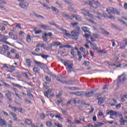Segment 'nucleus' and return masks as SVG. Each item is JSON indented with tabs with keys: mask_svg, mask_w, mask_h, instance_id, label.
Segmentation results:
<instances>
[{
	"mask_svg": "<svg viewBox=\"0 0 127 127\" xmlns=\"http://www.w3.org/2000/svg\"><path fill=\"white\" fill-rule=\"evenodd\" d=\"M83 14H84V15L89 16V17L90 18L88 19V21H90V22H91V23H94V24L96 23L95 21H96L97 19H99V20L101 19L102 16H103L102 14L100 13V12H98L95 13V17H94L93 15H92L91 14H90L88 11L83 10Z\"/></svg>",
	"mask_w": 127,
	"mask_h": 127,
	"instance_id": "nucleus-1",
	"label": "nucleus"
},
{
	"mask_svg": "<svg viewBox=\"0 0 127 127\" xmlns=\"http://www.w3.org/2000/svg\"><path fill=\"white\" fill-rule=\"evenodd\" d=\"M108 12L109 14H104L103 15L104 17H108L111 19H115V14H120V11H119L116 9H114L113 7L109 8L106 10Z\"/></svg>",
	"mask_w": 127,
	"mask_h": 127,
	"instance_id": "nucleus-2",
	"label": "nucleus"
},
{
	"mask_svg": "<svg viewBox=\"0 0 127 127\" xmlns=\"http://www.w3.org/2000/svg\"><path fill=\"white\" fill-rule=\"evenodd\" d=\"M71 25L73 27V28H75L77 29V31L74 30L71 32V37L72 39H78V36L80 34V27L78 26V23H71Z\"/></svg>",
	"mask_w": 127,
	"mask_h": 127,
	"instance_id": "nucleus-3",
	"label": "nucleus"
},
{
	"mask_svg": "<svg viewBox=\"0 0 127 127\" xmlns=\"http://www.w3.org/2000/svg\"><path fill=\"white\" fill-rule=\"evenodd\" d=\"M64 64L65 66H67L66 69L68 72L73 71V64L71 62L64 61Z\"/></svg>",
	"mask_w": 127,
	"mask_h": 127,
	"instance_id": "nucleus-4",
	"label": "nucleus"
},
{
	"mask_svg": "<svg viewBox=\"0 0 127 127\" xmlns=\"http://www.w3.org/2000/svg\"><path fill=\"white\" fill-rule=\"evenodd\" d=\"M110 114L111 119H113V120H115V119H116V116L118 115V112H117L116 111H114L113 110H111L107 113V115H110Z\"/></svg>",
	"mask_w": 127,
	"mask_h": 127,
	"instance_id": "nucleus-5",
	"label": "nucleus"
},
{
	"mask_svg": "<svg viewBox=\"0 0 127 127\" xmlns=\"http://www.w3.org/2000/svg\"><path fill=\"white\" fill-rule=\"evenodd\" d=\"M12 95H13V94L10 91H7V93L5 94L6 98L8 100L9 102H12V99L11 98Z\"/></svg>",
	"mask_w": 127,
	"mask_h": 127,
	"instance_id": "nucleus-6",
	"label": "nucleus"
},
{
	"mask_svg": "<svg viewBox=\"0 0 127 127\" xmlns=\"http://www.w3.org/2000/svg\"><path fill=\"white\" fill-rule=\"evenodd\" d=\"M82 30L85 32V35L84 36L86 38V40H88L89 37H90V35L87 34V33H89V30L88 29V27H83L82 28Z\"/></svg>",
	"mask_w": 127,
	"mask_h": 127,
	"instance_id": "nucleus-7",
	"label": "nucleus"
},
{
	"mask_svg": "<svg viewBox=\"0 0 127 127\" xmlns=\"http://www.w3.org/2000/svg\"><path fill=\"white\" fill-rule=\"evenodd\" d=\"M89 43H90V46L94 51H97V52L99 51V48L97 47V44L95 43H92L90 41H89Z\"/></svg>",
	"mask_w": 127,
	"mask_h": 127,
	"instance_id": "nucleus-8",
	"label": "nucleus"
},
{
	"mask_svg": "<svg viewBox=\"0 0 127 127\" xmlns=\"http://www.w3.org/2000/svg\"><path fill=\"white\" fill-rule=\"evenodd\" d=\"M89 4H90L91 5V6L94 7V8H97V7H98V6H100V3H99V2H94V4H93V3H92V2H91V1H89L88 2Z\"/></svg>",
	"mask_w": 127,
	"mask_h": 127,
	"instance_id": "nucleus-9",
	"label": "nucleus"
},
{
	"mask_svg": "<svg viewBox=\"0 0 127 127\" xmlns=\"http://www.w3.org/2000/svg\"><path fill=\"white\" fill-rule=\"evenodd\" d=\"M10 115L13 118V121H14V122H20V120H18L17 117H17V115L15 113L11 112V113H10Z\"/></svg>",
	"mask_w": 127,
	"mask_h": 127,
	"instance_id": "nucleus-10",
	"label": "nucleus"
},
{
	"mask_svg": "<svg viewBox=\"0 0 127 127\" xmlns=\"http://www.w3.org/2000/svg\"><path fill=\"white\" fill-rule=\"evenodd\" d=\"M127 79V73L124 72L121 75L118 76V80H126Z\"/></svg>",
	"mask_w": 127,
	"mask_h": 127,
	"instance_id": "nucleus-11",
	"label": "nucleus"
},
{
	"mask_svg": "<svg viewBox=\"0 0 127 127\" xmlns=\"http://www.w3.org/2000/svg\"><path fill=\"white\" fill-rule=\"evenodd\" d=\"M7 38L5 37V36H3L1 39H0V42H3V43H5V44H9L8 42L6 41Z\"/></svg>",
	"mask_w": 127,
	"mask_h": 127,
	"instance_id": "nucleus-12",
	"label": "nucleus"
},
{
	"mask_svg": "<svg viewBox=\"0 0 127 127\" xmlns=\"http://www.w3.org/2000/svg\"><path fill=\"white\" fill-rule=\"evenodd\" d=\"M70 94L71 95H75V96L81 97V96H82L84 94V92L79 91V92H71Z\"/></svg>",
	"mask_w": 127,
	"mask_h": 127,
	"instance_id": "nucleus-13",
	"label": "nucleus"
},
{
	"mask_svg": "<svg viewBox=\"0 0 127 127\" xmlns=\"http://www.w3.org/2000/svg\"><path fill=\"white\" fill-rule=\"evenodd\" d=\"M20 94L22 95H20L18 93L16 92L15 93V96H16V97H17L18 99H20V100H21V97H25V96H26V94H25V93L24 92H21L20 93Z\"/></svg>",
	"mask_w": 127,
	"mask_h": 127,
	"instance_id": "nucleus-14",
	"label": "nucleus"
},
{
	"mask_svg": "<svg viewBox=\"0 0 127 127\" xmlns=\"http://www.w3.org/2000/svg\"><path fill=\"white\" fill-rule=\"evenodd\" d=\"M60 30H61V31H63V32H64L65 33V34L64 35V36H66L67 37H70V36H71V35H70V34L67 33L68 32V31L66 29H64L62 28H60Z\"/></svg>",
	"mask_w": 127,
	"mask_h": 127,
	"instance_id": "nucleus-15",
	"label": "nucleus"
},
{
	"mask_svg": "<svg viewBox=\"0 0 127 127\" xmlns=\"http://www.w3.org/2000/svg\"><path fill=\"white\" fill-rule=\"evenodd\" d=\"M85 96L88 98L90 97H93V96H94V91L91 90L88 92L85 93Z\"/></svg>",
	"mask_w": 127,
	"mask_h": 127,
	"instance_id": "nucleus-16",
	"label": "nucleus"
},
{
	"mask_svg": "<svg viewBox=\"0 0 127 127\" xmlns=\"http://www.w3.org/2000/svg\"><path fill=\"white\" fill-rule=\"evenodd\" d=\"M49 115H50L51 118H54L56 114H57V112L56 111H49L48 112Z\"/></svg>",
	"mask_w": 127,
	"mask_h": 127,
	"instance_id": "nucleus-17",
	"label": "nucleus"
},
{
	"mask_svg": "<svg viewBox=\"0 0 127 127\" xmlns=\"http://www.w3.org/2000/svg\"><path fill=\"white\" fill-rule=\"evenodd\" d=\"M120 123L121 124L122 126H125V123H127V120H124V117L121 116L120 117Z\"/></svg>",
	"mask_w": 127,
	"mask_h": 127,
	"instance_id": "nucleus-18",
	"label": "nucleus"
},
{
	"mask_svg": "<svg viewBox=\"0 0 127 127\" xmlns=\"http://www.w3.org/2000/svg\"><path fill=\"white\" fill-rule=\"evenodd\" d=\"M59 45H61V44L59 42H53L52 45H50L49 47H52V46H59Z\"/></svg>",
	"mask_w": 127,
	"mask_h": 127,
	"instance_id": "nucleus-19",
	"label": "nucleus"
},
{
	"mask_svg": "<svg viewBox=\"0 0 127 127\" xmlns=\"http://www.w3.org/2000/svg\"><path fill=\"white\" fill-rule=\"evenodd\" d=\"M5 120H3V119L1 118V117L0 116V126L3 127L4 125H5Z\"/></svg>",
	"mask_w": 127,
	"mask_h": 127,
	"instance_id": "nucleus-20",
	"label": "nucleus"
},
{
	"mask_svg": "<svg viewBox=\"0 0 127 127\" xmlns=\"http://www.w3.org/2000/svg\"><path fill=\"white\" fill-rule=\"evenodd\" d=\"M110 104V106H111L112 107H115V106H116V104H117V100L113 99L111 101Z\"/></svg>",
	"mask_w": 127,
	"mask_h": 127,
	"instance_id": "nucleus-21",
	"label": "nucleus"
},
{
	"mask_svg": "<svg viewBox=\"0 0 127 127\" xmlns=\"http://www.w3.org/2000/svg\"><path fill=\"white\" fill-rule=\"evenodd\" d=\"M80 51H82V52H83L84 54H85V55H88V54H89V53L88 52V51H86V49H85V48H84L82 47H80Z\"/></svg>",
	"mask_w": 127,
	"mask_h": 127,
	"instance_id": "nucleus-22",
	"label": "nucleus"
},
{
	"mask_svg": "<svg viewBox=\"0 0 127 127\" xmlns=\"http://www.w3.org/2000/svg\"><path fill=\"white\" fill-rule=\"evenodd\" d=\"M48 95L49 97H51L52 98H53V97H54V93L52 92V90L51 89L48 90Z\"/></svg>",
	"mask_w": 127,
	"mask_h": 127,
	"instance_id": "nucleus-23",
	"label": "nucleus"
},
{
	"mask_svg": "<svg viewBox=\"0 0 127 127\" xmlns=\"http://www.w3.org/2000/svg\"><path fill=\"white\" fill-rule=\"evenodd\" d=\"M15 68H16V66H14L13 65H12L10 67H9L8 72H13L15 70Z\"/></svg>",
	"mask_w": 127,
	"mask_h": 127,
	"instance_id": "nucleus-24",
	"label": "nucleus"
},
{
	"mask_svg": "<svg viewBox=\"0 0 127 127\" xmlns=\"http://www.w3.org/2000/svg\"><path fill=\"white\" fill-rule=\"evenodd\" d=\"M104 102H105V98H102L98 99V105H102V104H104Z\"/></svg>",
	"mask_w": 127,
	"mask_h": 127,
	"instance_id": "nucleus-25",
	"label": "nucleus"
},
{
	"mask_svg": "<svg viewBox=\"0 0 127 127\" xmlns=\"http://www.w3.org/2000/svg\"><path fill=\"white\" fill-rule=\"evenodd\" d=\"M25 124L26 125H28V126H30L32 123L31 122V120L29 119H26L25 121Z\"/></svg>",
	"mask_w": 127,
	"mask_h": 127,
	"instance_id": "nucleus-26",
	"label": "nucleus"
},
{
	"mask_svg": "<svg viewBox=\"0 0 127 127\" xmlns=\"http://www.w3.org/2000/svg\"><path fill=\"white\" fill-rule=\"evenodd\" d=\"M26 65L28 66V67H30L31 66V60L29 59H27L26 60Z\"/></svg>",
	"mask_w": 127,
	"mask_h": 127,
	"instance_id": "nucleus-27",
	"label": "nucleus"
},
{
	"mask_svg": "<svg viewBox=\"0 0 127 127\" xmlns=\"http://www.w3.org/2000/svg\"><path fill=\"white\" fill-rule=\"evenodd\" d=\"M77 52L75 51V49L74 48H72L71 49V52L70 53V54L72 55V56H75V55H77Z\"/></svg>",
	"mask_w": 127,
	"mask_h": 127,
	"instance_id": "nucleus-28",
	"label": "nucleus"
},
{
	"mask_svg": "<svg viewBox=\"0 0 127 127\" xmlns=\"http://www.w3.org/2000/svg\"><path fill=\"white\" fill-rule=\"evenodd\" d=\"M19 5L20 7H21V8H25L27 7V6L23 3H20Z\"/></svg>",
	"mask_w": 127,
	"mask_h": 127,
	"instance_id": "nucleus-29",
	"label": "nucleus"
},
{
	"mask_svg": "<svg viewBox=\"0 0 127 127\" xmlns=\"http://www.w3.org/2000/svg\"><path fill=\"white\" fill-rule=\"evenodd\" d=\"M97 124H95V127H102V126H104L105 124L101 122H97Z\"/></svg>",
	"mask_w": 127,
	"mask_h": 127,
	"instance_id": "nucleus-30",
	"label": "nucleus"
},
{
	"mask_svg": "<svg viewBox=\"0 0 127 127\" xmlns=\"http://www.w3.org/2000/svg\"><path fill=\"white\" fill-rule=\"evenodd\" d=\"M26 40H27V42H28V43H30V42L31 41V38H30V35H27Z\"/></svg>",
	"mask_w": 127,
	"mask_h": 127,
	"instance_id": "nucleus-31",
	"label": "nucleus"
},
{
	"mask_svg": "<svg viewBox=\"0 0 127 127\" xmlns=\"http://www.w3.org/2000/svg\"><path fill=\"white\" fill-rule=\"evenodd\" d=\"M64 47H65V48H71V46L69 45H65L60 46V48H64Z\"/></svg>",
	"mask_w": 127,
	"mask_h": 127,
	"instance_id": "nucleus-32",
	"label": "nucleus"
},
{
	"mask_svg": "<svg viewBox=\"0 0 127 127\" xmlns=\"http://www.w3.org/2000/svg\"><path fill=\"white\" fill-rule=\"evenodd\" d=\"M55 126H56V127H63V126H62V124L58 122L55 123Z\"/></svg>",
	"mask_w": 127,
	"mask_h": 127,
	"instance_id": "nucleus-33",
	"label": "nucleus"
},
{
	"mask_svg": "<svg viewBox=\"0 0 127 127\" xmlns=\"http://www.w3.org/2000/svg\"><path fill=\"white\" fill-rule=\"evenodd\" d=\"M55 118H56V119H59L60 121V120H63V119L61 117L60 115H57V113L56 114V115H55Z\"/></svg>",
	"mask_w": 127,
	"mask_h": 127,
	"instance_id": "nucleus-34",
	"label": "nucleus"
},
{
	"mask_svg": "<svg viewBox=\"0 0 127 127\" xmlns=\"http://www.w3.org/2000/svg\"><path fill=\"white\" fill-rule=\"evenodd\" d=\"M22 110H23L22 108H16V110H15V112H16V111H18V112H19V113H23L22 112Z\"/></svg>",
	"mask_w": 127,
	"mask_h": 127,
	"instance_id": "nucleus-35",
	"label": "nucleus"
},
{
	"mask_svg": "<svg viewBox=\"0 0 127 127\" xmlns=\"http://www.w3.org/2000/svg\"><path fill=\"white\" fill-rule=\"evenodd\" d=\"M97 52H98V53H101L102 54H106V53H107V51L99 50Z\"/></svg>",
	"mask_w": 127,
	"mask_h": 127,
	"instance_id": "nucleus-36",
	"label": "nucleus"
},
{
	"mask_svg": "<svg viewBox=\"0 0 127 127\" xmlns=\"http://www.w3.org/2000/svg\"><path fill=\"white\" fill-rule=\"evenodd\" d=\"M102 89L103 91V93H105L106 92L105 90H106V91H108V85H104Z\"/></svg>",
	"mask_w": 127,
	"mask_h": 127,
	"instance_id": "nucleus-37",
	"label": "nucleus"
},
{
	"mask_svg": "<svg viewBox=\"0 0 127 127\" xmlns=\"http://www.w3.org/2000/svg\"><path fill=\"white\" fill-rule=\"evenodd\" d=\"M49 74H51L52 75H53V76H54V77L56 78V79L57 80H59V79H60V78L59 77V76L55 75V74H53L52 72L49 71Z\"/></svg>",
	"mask_w": 127,
	"mask_h": 127,
	"instance_id": "nucleus-38",
	"label": "nucleus"
},
{
	"mask_svg": "<svg viewBox=\"0 0 127 127\" xmlns=\"http://www.w3.org/2000/svg\"><path fill=\"white\" fill-rule=\"evenodd\" d=\"M33 71L36 73H37V72L39 71V68H38V67H35L33 68Z\"/></svg>",
	"mask_w": 127,
	"mask_h": 127,
	"instance_id": "nucleus-39",
	"label": "nucleus"
},
{
	"mask_svg": "<svg viewBox=\"0 0 127 127\" xmlns=\"http://www.w3.org/2000/svg\"><path fill=\"white\" fill-rule=\"evenodd\" d=\"M74 122H75V124H77V125H81V124H82L81 120H78L75 119Z\"/></svg>",
	"mask_w": 127,
	"mask_h": 127,
	"instance_id": "nucleus-40",
	"label": "nucleus"
},
{
	"mask_svg": "<svg viewBox=\"0 0 127 127\" xmlns=\"http://www.w3.org/2000/svg\"><path fill=\"white\" fill-rule=\"evenodd\" d=\"M52 9L54 11H55V12H59V10H58V9H57V8H56L55 7H52Z\"/></svg>",
	"mask_w": 127,
	"mask_h": 127,
	"instance_id": "nucleus-41",
	"label": "nucleus"
},
{
	"mask_svg": "<svg viewBox=\"0 0 127 127\" xmlns=\"http://www.w3.org/2000/svg\"><path fill=\"white\" fill-rule=\"evenodd\" d=\"M2 48H3V49H4V50H8V46H7L6 45H3Z\"/></svg>",
	"mask_w": 127,
	"mask_h": 127,
	"instance_id": "nucleus-42",
	"label": "nucleus"
},
{
	"mask_svg": "<svg viewBox=\"0 0 127 127\" xmlns=\"http://www.w3.org/2000/svg\"><path fill=\"white\" fill-rule=\"evenodd\" d=\"M40 55V56H41L42 58H43V59H47V58H48V56L46 55Z\"/></svg>",
	"mask_w": 127,
	"mask_h": 127,
	"instance_id": "nucleus-43",
	"label": "nucleus"
},
{
	"mask_svg": "<svg viewBox=\"0 0 127 127\" xmlns=\"http://www.w3.org/2000/svg\"><path fill=\"white\" fill-rule=\"evenodd\" d=\"M68 89H69V90H71L72 91H76V90H77L76 87H68Z\"/></svg>",
	"mask_w": 127,
	"mask_h": 127,
	"instance_id": "nucleus-44",
	"label": "nucleus"
},
{
	"mask_svg": "<svg viewBox=\"0 0 127 127\" xmlns=\"http://www.w3.org/2000/svg\"><path fill=\"white\" fill-rule=\"evenodd\" d=\"M47 35V34H45L44 35H43V40H44L45 41H47V39L46 38Z\"/></svg>",
	"mask_w": 127,
	"mask_h": 127,
	"instance_id": "nucleus-45",
	"label": "nucleus"
},
{
	"mask_svg": "<svg viewBox=\"0 0 127 127\" xmlns=\"http://www.w3.org/2000/svg\"><path fill=\"white\" fill-rule=\"evenodd\" d=\"M35 63L37 64V65H38L39 66H42L43 65V64H42L41 63L37 61H35Z\"/></svg>",
	"mask_w": 127,
	"mask_h": 127,
	"instance_id": "nucleus-46",
	"label": "nucleus"
},
{
	"mask_svg": "<svg viewBox=\"0 0 127 127\" xmlns=\"http://www.w3.org/2000/svg\"><path fill=\"white\" fill-rule=\"evenodd\" d=\"M47 85V83L45 82L44 83V90H47L48 89V86H46Z\"/></svg>",
	"mask_w": 127,
	"mask_h": 127,
	"instance_id": "nucleus-47",
	"label": "nucleus"
},
{
	"mask_svg": "<svg viewBox=\"0 0 127 127\" xmlns=\"http://www.w3.org/2000/svg\"><path fill=\"white\" fill-rule=\"evenodd\" d=\"M73 17H76V20H81V17H80L79 16H76V15H73Z\"/></svg>",
	"mask_w": 127,
	"mask_h": 127,
	"instance_id": "nucleus-48",
	"label": "nucleus"
},
{
	"mask_svg": "<svg viewBox=\"0 0 127 127\" xmlns=\"http://www.w3.org/2000/svg\"><path fill=\"white\" fill-rule=\"evenodd\" d=\"M3 68H6V69L7 70V71L8 72V69H9V67L7 66V65L4 64L3 65Z\"/></svg>",
	"mask_w": 127,
	"mask_h": 127,
	"instance_id": "nucleus-49",
	"label": "nucleus"
},
{
	"mask_svg": "<svg viewBox=\"0 0 127 127\" xmlns=\"http://www.w3.org/2000/svg\"><path fill=\"white\" fill-rule=\"evenodd\" d=\"M41 32H42L41 30H35V34H40Z\"/></svg>",
	"mask_w": 127,
	"mask_h": 127,
	"instance_id": "nucleus-50",
	"label": "nucleus"
},
{
	"mask_svg": "<svg viewBox=\"0 0 127 127\" xmlns=\"http://www.w3.org/2000/svg\"><path fill=\"white\" fill-rule=\"evenodd\" d=\"M5 127H12L11 124H7L6 122H5V125L3 126Z\"/></svg>",
	"mask_w": 127,
	"mask_h": 127,
	"instance_id": "nucleus-51",
	"label": "nucleus"
},
{
	"mask_svg": "<svg viewBox=\"0 0 127 127\" xmlns=\"http://www.w3.org/2000/svg\"><path fill=\"white\" fill-rule=\"evenodd\" d=\"M24 76L26 78H27V77H28V76H29V73H28V72H25V73H24Z\"/></svg>",
	"mask_w": 127,
	"mask_h": 127,
	"instance_id": "nucleus-52",
	"label": "nucleus"
},
{
	"mask_svg": "<svg viewBox=\"0 0 127 127\" xmlns=\"http://www.w3.org/2000/svg\"><path fill=\"white\" fill-rule=\"evenodd\" d=\"M97 100H100V99H102V95L101 94L97 95Z\"/></svg>",
	"mask_w": 127,
	"mask_h": 127,
	"instance_id": "nucleus-53",
	"label": "nucleus"
},
{
	"mask_svg": "<svg viewBox=\"0 0 127 127\" xmlns=\"http://www.w3.org/2000/svg\"><path fill=\"white\" fill-rule=\"evenodd\" d=\"M98 116H99V117H103V116H104V113L102 112H98Z\"/></svg>",
	"mask_w": 127,
	"mask_h": 127,
	"instance_id": "nucleus-54",
	"label": "nucleus"
},
{
	"mask_svg": "<svg viewBox=\"0 0 127 127\" xmlns=\"http://www.w3.org/2000/svg\"><path fill=\"white\" fill-rule=\"evenodd\" d=\"M62 96V91L59 93L58 95H56L57 98H59V97H61Z\"/></svg>",
	"mask_w": 127,
	"mask_h": 127,
	"instance_id": "nucleus-55",
	"label": "nucleus"
},
{
	"mask_svg": "<svg viewBox=\"0 0 127 127\" xmlns=\"http://www.w3.org/2000/svg\"><path fill=\"white\" fill-rule=\"evenodd\" d=\"M121 107H122V104H121V103H120L116 106V109H120V108H121Z\"/></svg>",
	"mask_w": 127,
	"mask_h": 127,
	"instance_id": "nucleus-56",
	"label": "nucleus"
},
{
	"mask_svg": "<svg viewBox=\"0 0 127 127\" xmlns=\"http://www.w3.org/2000/svg\"><path fill=\"white\" fill-rule=\"evenodd\" d=\"M37 127H43V125H42V124H41V123H38L37 124Z\"/></svg>",
	"mask_w": 127,
	"mask_h": 127,
	"instance_id": "nucleus-57",
	"label": "nucleus"
},
{
	"mask_svg": "<svg viewBox=\"0 0 127 127\" xmlns=\"http://www.w3.org/2000/svg\"><path fill=\"white\" fill-rule=\"evenodd\" d=\"M15 27H17V28H21V25L20 24H17L15 25Z\"/></svg>",
	"mask_w": 127,
	"mask_h": 127,
	"instance_id": "nucleus-58",
	"label": "nucleus"
},
{
	"mask_svg": "<svg viewBox=\"0 0 127 127\" xmlns=\"http://www.w3.org/2000/svg\"><path fill=\"white\" fill-rule=\"evenodd\" d=\"M89 64L90 63H89V62H85L84 63V65H85V66H89Z\"/></svg>",
	"mask_w": 127,
	"mask_h": 127,
	"instance_id": "nucleus-59",
	"label": "nucleus"
},
{
	"mask_svg": "<svg viewBox=\"0 0 127 127\" xmlns=\"http://www.w3.org/2000/svg\"><path fill=\"white\" fill-rule=\"evenodd\" d=\"M92 121L93 122H97V117L96 116H94L93 118H92Z\"/></svg>",
	"mask_w": 127,
	"mask_h": 127,
	"instance_id": "nucleus-60",
	"label": "nucleus"
},
{
	"mask_svg": "<svg viewBox=\"0 0 127 127\" xmlns=\"http://www.w3.org/2000/svg\"><path fill=\"white\" fill-rule=\"evenodd\" d=\"M102 33H103L104 34H107V35H109V33L107 32L106 30H102Z\"/></svg>",
	"mask_w": 127,
	"mask_h": 127,
	"instance_id": "nucleus-61",
	"label": "nucleus"
},
{
	"mask_svg": "<svg viewBox=\"0 0 127 127\" xmlns=\"http://www.w3.org/2000/svg\"><path fill=\"white\" fill-rule=\"evenodd\" d=\"M67 123L69 124V125H73V123H72V122L71 121V120H70V119H67Z\"/></svg>",
	"mask_w": 127,
	"mask_h": 127,
	"instance_id": "nucleus-62",
	"label": "nucleus"
},
{
	"mask_svg": "<svg viewBox=\"0 0 127 127\" xmlns=\"http://www.w3.org/2000/svg\"><path fill=\"white\" fill-rule=\"evenodd\" d=\"M41 119H44V118H45V115L44 114V113L42 114L41 115Z\"/></svg>",
	"mask_w": 127,
	"mask_h": 127,
	"instance_id": "nucleus-63",
	"label": "nucleus"
},
{
	"mask_svg": "<svg viewBox=\"0 0 127 127\" xmlns=\"http://www.w3.org/2000/svg\"><path fill=\"white\" fill-rule=\"evenodd\" d=\"M124 8H125V9H127V3H124Z\"/></svg>",
	"mask_w": 127,
	"mask_h": 127,
	"instance_id": "nucleus-64",
	"label": "nucleus"
}]
</instances>
